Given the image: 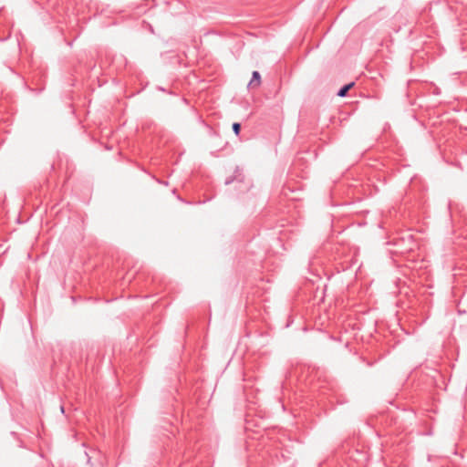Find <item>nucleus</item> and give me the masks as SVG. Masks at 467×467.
<instances>
[{
    "label": "nucleus",
    "instance_id": "nucleus-1",
    "mask_svg": "<svg viewBox=\"0 0 467 467\" xmlns=\"http://www.w3.org/2000/svg\"><path fill=\"white\" fill-rule=\"evenodd\" d=\"M261 83V76L258 71H254L252 79L249 82V87H258Z\"/></svg>",
    "mask_w": 467,
    "mask_h": 467
},
{
    "label": "nucleus",
    "instance_id": "nucleus-2",
    "mask_svg": "<svg viewBox=\"0 0 467 467\" xmlns=\"http://www.w3.org/2000/svg\"><path fill=\"white\" fill-rule=\"evenodd\" d=\"M354 86V83H349V84H347L345 86H343L338 91H337V96L338 97H345L348 90Z\"/></svg>",
    "mask_w": 467,
    "mask_h": 467
},
{
    "label": "nucleus",
    "instance_id": "nucleus-3",
    "mask_svg": "<svg viewBox=\"0 0 467 467\" xmlns=\"http://www.w3.org/2000/svg\"><path fill=\"white\" fill-rule=\"evenodd\" d=\"M233 130H234V134L236 136H238L240 134V131H241V124L238 123V122H234L233 124Z\"/></svg>",
    "mask_w": 467,
    "mask_h": 467
}]
</instances>
